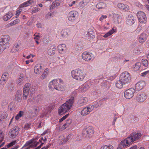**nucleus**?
<instances>
[{
	"label": "nucleus",
	"instance_id": "nucleus-1",
	"mask_svg": "<svg viewBox=\"0 0 149 149\" xmlns=\"http://www.w3.org/2000/svg\"><path fill=\"white\" fill-rule=\"evenodd\" d=\"M75 94V92L73 93L71 98L59 108L58 110L59 115H61L70 109L73 103Z\"/></svg>",
	"mask_w": 149,
	"mask_h": 149
},
{
	"label": "nucleus",
	"instance_id": "nucleus-55",
	"mask_svg": "<svg viewBox=\"0 0 149 149\" xmlns=\"http://www.w3.org/2000/svg\"><path fill=\"white\" fill-rule=\"evenodd\" d=\"M5 49H6V47H3L0 45V54L2 53Z\"/></svg>",
	"mask_w": 149,
	"mask_h": 149
},
{
	"label": "nucleus",
	"instance_id": "nucleus-43",
	"mask_svg": "<svg viewBox=\"0 0 149 149\" xmlns=\"http://www.w3.org/2000/svg\"><path fill=\"white\" fill-rule=\"evenodd\" d=\"M23 77L22 76H21L17 81V84L19 86L22 85L23 84Z\"/></svg>",
	"mask_w": 149,
	"mask_h": 149
},
{
	"label": "nucleus",
	"instance_id": "nucleus-2",
	"mask_svg": "<svg viewBox=\"0 0 149 149\" xmlns=\"http://www.w3.org/2000/svg\"><path fill=\"white\" fill-rule=\"evenodd\" d=\"M63 82V80L61 79H53L49 82V87L54 88L58 91H63L65 89L64 86L62 85Z\"/></svg>",
	"mask_w": 149,
	"mask_h": 149
},
{
	"label": "nucleus",
	"instance_id": "nucleus-5",
	"mask_svg": "<svg viewBox=\"0 0 149 149\" xmlns=\"http://www.w3.org/2000/svg\"><path fill=\"white\" fill-rule=\"evenodd\" d=\"M120 79L123 82V83L128 84L131 81V75L127 72H124L120 74Z\"/></svg>",
	"mask_w": 149,
	"mask_h": 149
},
{
	"label": "nucleus",
	"instance_id": "nucleus-16",
	"mask_svg": "<svg viewBox=\"0 0 149 149\" xmlns=\"http://www.w3.org/2000/svg\"><path fill=\"white\" fill-rule=\"evenodd\" d=\"M77 15V12L75 11H70L68 13V18L71 22H74L76 19Z\"/></svg>",
	"mask_w": 149,
	"mask_h": 149
},
{
	"label": "nucleus",
	"instance_id": "nucleus-53",
	"mask_svg": "<svg viewBox=\"0 0 149 149\" xmlns=\"http://www.w3.org/2000/svg\"><path fill=\"white\" fill-rule=\"evenodd\" d=\"M16 141H15L9 144L7 146L8 148H9L14 145L16 143Z\"/></svg>",
	"mask_w": 149,
	"mask_h": 149
},
{
	"label": "nucleus",
	"instance_id": "nucleus-59",
	"mask_svg": "<svg viewBox=\"0 0 149 149\" xmlns=\"http://www.w3.org/2000/svg\"><path fill=\"white\" fill-rule=\"evenodd\" d=\"M149 73V70L143 72H142L141 73V76L143 77H144Z\"/></svg>",
	"mask_w": 149,
	"mask_h": 149
},
{
	"label": "nucleus",
	"instance_id": "nucleus-10",
	"mask_svg": "<svg viewBox=\"0 0 149 149\" xmlns=\"http://www.w3.org/2000/svg\"><path fill=\"white\" fill-rule=\"evenodd\" d=\"M39 144L38 142L35 141L34 140L32 139L27 141L23 146V148L28 146L25 149H30L31 148L36 147Z\"/></svg>",
	"mask_w": 149,
	"mask_h": 149
},
{
	"label": "nucleus",
	"instance_id": "nucleus-7",
	"mask_svg": "<svg viewBox=\"0 0 149 149\" xmlns=\"http://www.w3.org/2000/svg\"><path fill=\"white\" fill-rule=\"evenodd\" d=\"M141 134L140 133L133 132L128 137V139L129 140H130L132 143L134 141L139 140L141 138Z\"/></svg>",
	"mask_w": 149,
	"mask_h": 149
},
{
	"label": "nucleus",
	"instance_id": "nucleus-31",
	"mask_svg": "<svg viewBox=\"0 0 149 149\" xmlns=\"http://www.w3.org/2000/svg\"><path fill=\"white\" fill-rule=\"evenodd\" d=\"M69 30L67 29H63L61 32V36L63 37H67L68 36Z\"/></svg>",
	"mask_w": 149,
	"mask_h": 149
},
{
	"label": "nucleus",
	"instance_id": "nucleus-39",
	"mask_svg": "<svg viewBox=\"0 0 149 149\" xmlns=\"http://www.w3.org/2000/svg\"><path fill=\"white\" fill-rule=\"evenodd\" d=\"M48 72V69H46L41 75L40 77L41 79H43L45 78L47 76Z\"/></svg>",
	"mask_w": 149,
	"mask_h": 149
},
{
	"label": "nucleus",
	"instance_id": "nucleus-23",
	"mask_svg": "<svg viewBox=\"0 0 149 149\" xmlns=\"http://www.w3.org/2000/svg\"><path fill=\"white\" fill-rule=\"evenodd\" d=\"M147 36L144 33H142L139 36L138 40L140 43H143L147 40Z\"/></svg>",
	"mask_w": 149,
	"mask_h": 149
},
{
	"label": "nucleus",
	"instance_id": "nucleus-58",
	"mask_svg": "<svg viewBox=\"0 0 149 149\" xmlns=\"http://www.w3.org/2000/svg\"><path fill=\"white\" fill-rule=\"evenodd\" d=\"M20 22V20L18 19H16L15 20L13 21L12 22L13 23V25H15L18 23H19Z\"/></svg>",
	"mask_w": 149,
	"mask_h": 149
},
{
	"label": "nucleus",
	"instance_id": "nucleus-62",
	"mask_svg": "<svg viewBox=\"0 0 149 149\" xmlns=\"http://www.w3.org/2000/svg\"><path fill=\"white\" fill-rule=\"evenodd\" d=\"M107 17L106 15H102L101 17L100 18V20L102 21L104 19H105L107 18Z\"/></svg>",
	"mask_w": 149,
	"mask_h": 149
},
{
	"label": "nucleus",
	"instance_id": "nucleus-51",
	"mask_svg": "<svg viewBox=\"0 0 149 149\" xmlns=\"http://www.w3.org/2000/svg\"><path fill=\"white\" fill-rule=\"evenodd\" d=\"M31 124L27 123L25 125L24 128L25 130H27L30 129L31 127Z\"/></svg>",
	"mask_w": 149,
	"mask_h": 149
},
{
	"label": "nucleus",
	"instance_id": "nucleus-27",
	"mask_svg": "<svg viewBox=\"0 0 149 149\" xmlns=\"http://www.w3.org/2000/svg\"><path fill=\"white\" fill-rule=\"evenodd\" d=\"M60 1L59 0H56L54 1L50 8V10H51L57 8L58 6H60Z\"/></svg>",
	"mask_w": 149,
	"mask_h": 149
},
{
	"label": "nucleus",
	"instance_id": "nucleus-41",
	"mask_svg": "<svg viewBox=\"0 0 149 149\" xmlns=\"http://www.w3.org/2000/svg\"><path fill=\"white\" fill-rule=\"evenodd\" d=\"M141 66V63H137L133 65L134 70L136 71L139 70Z\"/></svg>",
	"mask_w": 149,
	"mask_h": 149
},
{
	"label": "nucleus",
	"instance_id": "nucleus-20",
	"mask_svg": "<svg viewBox=\"0 0 149 149\" xmlns=\"http://www.w3.org/2000/svg\"><path fill=\"white\" fill-rule=\"evenodd\" d=\"M88 99L86 97H82L79 100L78 104L79 106H83L86 104L87 102Z\"/></svg>",
	"mask_w": 149,
	"mask_h": 149
},
{
	"label": "nucleus",
	"instance_id": "nucleus-36",
	"mask_svg": "<svg viewBox=\"0 0 149 149\" xmlns=\"http://www.w3.org/2000/svg\"><path fill=\"white\" fill-rule=\"evenodd\" d=\"M115 32V30L113 28L109 32L105 34L103 36V37L105 38H107L111 36Z\"/></svg>",
	"mask_w": 149,
	"mask_h": 149
},
{
	"label": "nucleus",
	"instance_id": "nucleus-44",
	"mask_svg": "<svg viewBox=\"0 0 149 149\" xmlns=\"http://www.w3.org/2000/svg\"><path fill=\"white\" fill-rule=\"evenodd\" d=\"M33 112L34 114L33 116H36L37 115L39 111V108L38 107H34L33 108Z\"/></svg>",
	"mask_w": 149,
	"mask_h": 149
},
{
	"label": "nucleus",
	"instance_id": "nucleus-56",
	"mask_svg": "<svg viewBox=\"0 0 149 149\" xmlns=\"http://www.w3.org/2000/svg\"><path fill=\"white\" fill-rule=\"evenodd\" d=\"M68 116V114L65 115V116H63L60 120L59 122L61 123Z\"/></svg>",
	"mask_w": 149,
	"mask_h": 149
},
{
	"label": "nucleus",
	"instance_id": "nucleus-13",
	"mask_svg": "<svg viewBox=\"0 0 149 149\" xmlns=\"http://www.w3.org/2000/svg\"><path fill=\"white\" fill-rule=\"evenodd\" d=\"M128 137L121 141L120 145L118 146L117 149L123 148L129 146L131 143L130 140L128 139Z\"/></svg>",
	"mask_w": 149,
	"mask_h": 149
},
{
	"label": "nucleus",
	"instance_id": "nucleus-35",
	"mask_svg": "<svg viewBox=\"0 0 149 149\" xmlns=\"http://www.w3.org/2000/svg\"><path fill=\"white\" fill-rule=\"evenodd\" d=\"M106 6V4L102 2L99 3L96 6V7L98 9L104 8Z\"/></svg>",
	"mask_w": 149,
	"mask_h": 149
},
{
	"label": "nucleus",
	"instance_id": "nucleus-45",
	"mask_svg": "<svg viewBox=\"0 0 149 149\" xmlns=\"http://www.w3.org/2000/svg\"><path fill=\"white\" fill-rule=\"evenodd\" d=\"M142 63L143 65L145 67H147L148 64V61L146 59H142Z\"/></svg>",
	"mask_w": 149,
	"mask_h": 149
},
{
	"label": "nucleus",
	"instance_id": "nucleus-4",
	"mask_svg": "<svg viewBox=\"0 0 149 149\" xmlns=\"http://www.w3.org/2000/svg\"><path fill=\"white\" fill-rule=\"evenodd\" d=\"M10 37L7 35L2 36L0 38V45L6 47V49L9 47L10 46V44L9 42Z\"/></svg>",
	"mask_w": 149,
	"mask_h": 149
},
{
	"label": "nucleus",
	"instance_id": "nucleus-9",
	"mask_svg": "<svg viewBox=\"0 0 149 149\" xmlns=\"http://www.w3.org/2000/svg\"><path fill=\"white\" fill-rule=\"evenodd\" d=\"M82 57L83 60L87 61L93 60L94 58L93 55L91 53L86 52L82 54Z\"/></svg>",
	"mask_w": 149,
	"mask_h": 149
},
{
	"label": "nucleus",
	"instance_id": "nucleus-30",
	"mask_svg": "<svg viewBox=\"0 0 149 149\" xmlns=\"http://www.w3.org/2000/svg\"><path fill=\"white\" fill-rule=\"evenodd\" d=\"M58 48L59 53H63L66 50L65 45V44L59 45L58 46Z\"/></svg>",
	"mask_w": 149,
	"mask_h": 149
},
{
	"label": "nucleus",
	"instance_id": "nucleus-15",
	"mask_svg": "<svg viewBox=\"0 0 149 149\" xmlns=\"http://www.w3.org/2000/svg\"><path fill=\"white\" fill-rule=\"evenodd\" d=\"M19 131L18 127H15L12 128L9 132V134L12 138H15L18 135Z\"/></svg>",
	"mask_w": 149,
	"mask_h": 149
},
{
	"label": "nucleus",
	"instance_id": "nucleus-50",
	"mask_svg": "<svg viewBox=\"0 0 149 149\" xmlns=\"http://www.w3.org/2000/svg\"><path fill=\"white\" fill-rule=\"evenodd\" d=\"M48 113V111L47 110V111L46 110H44L42 113L41 114V117L42 118H43L45 116H46L47 114Z\"/></svg>",
	"mask_w": 149,
	"mask_h": 149
},
{
	"label": "nucleus",
	"instance_id": "nucleus-11",
	"mask_svg": "<svg viewBox=\"0 0 149 149\" xmlns=\"http://www.w3.org/2000/svg\"><path fill=\"white\" fill-rule=\"evenodd\" d=\"M135 92V91L134 88H131L125 91L124 92V96L127 99H130L133 96Z\"/></svg>",
	"mask_w": 149,
	"mask_h": 149
},
{
	"label": "nucleus",
	"instance_id": "nucleus-18",
	"mask_svg": "<svg viewBox=\"0 0 149 149\" xmlns=\"http://www.w3.org/2000/svg\"><path fill=\"white\" fill-rule=\"evenodd\" d=\"M145 85V81H139L136 84V89L137 91L141 90L143 88Z\"/></svg>",
	"mask_w": 149,
	"mask_h": 149
},
{
	"label": "nucleus",
	"instance_id": "nucleus-40",
	"mask_svg": "<svg viewBox=\"0 0 149 149\" xmlns=\"http://www.w3.org/2000/svg\"><path fill=\"white\" fill-rule=\"evenodd\" d=\"M89 88L88 85L85 84L82 86L81 88V90L82 92H84L87 91Z\"/></svg>",
	"mask_w": 149,
	"mask_h": 149
},
{
	"label": "nucleus",
	"instance_id": "nucleus-34",
	"mask_svg": "<svg viewBox=\"0 0 149 149\" xmlns=\"http://www.w3.org/2000/svg\"><path fill=\"white\" fill-rule=\"evenodd\" d=\"M21 92L20 91H17L15 95V99L18 102H21L22 100Z\"/></svg>",
	"mask_w": 149,
	"mask_h": 149
},
{
	"label": "nucleus",
	"instance_id": "nucleus-25",
	"mask_svg": "<svg viewBox=\"0 0 149 149\" xmlns=\"http://www.w3.org/2000/svg\"><path fill=\"white\" fill-rule=\"evenodd\" d=\"M86 36L89 38H95V33L91 29H89L87 31Z\"/></svg>",
	"mask_w": 149,
	"mask_h": 149
},
{
	"label": "nucleus",
	"instance_id": "nucleus-33",
	"mask_svg": "<svg viewBox=\"0 0 149 149\" xmlns=\"http://www.w3.org/2000/svg\"><path fill=\"white\" fill-rule=\"evenodd\" d=\"M125 83H123V82L122 81L121 79H120L119 80H118L116 82V86L119 88H122L123 86V84H125Z\"/></svg>",
	"mask_w": 149,
	"mask_h": 149
},
{
	"label": "nucleus",
	"instance_id": "nucleus-14",
	"mask_svg": "<svg viewBox=\"0 0 149 149\" xmlns=\"http://www.w3.org/2000/svg\"><path fill=\"white\" fill-rule=\"evenodd\" d=\"M137 16L139 20L141 22L145 23L146 22V17L145 13L142 11L138 12Z\"/></svg>",
	"mask_w": 149,
	"mask_h": 149
},
{
	"label": "nucleus",
	"instance_id": "nucleus-48",
	"mask_svg": "<svg viewBox=\"0 0 149 149\" xmlns=\"http://www.w3.org/2000/svg\"><path fill=\"white\" fill-rule=\"evenodd\" d=\"M113 96L112 95H108V96H106L102 99L103 101H105L107 100H109L111 99H112L113 98Z\"/></svg>",
	"mask_w": 149,
	"mask_h": 149
},
{
	"label": "nucleus",
	"instance_id": "nucleus-22",
	"mask_svg": "<svg viewBox=\"0 0 149 149\" xmlns=\"http://www.w3.org/2000/svg\"><path fill=\"white\" fill-rule=\"evenodd\" d=\"M34 72L36 74H39L42 72V66L40 64L36 65L34 67Z\"/></svg>",
	"mask_w": 149,
	"mask_h": 149
},
{
	"label": "nucleus",
	"instance_id": "nucleus-12",
	"mask_svg": "<svg viewBox=\"0 0 149 149\" xmlns=\"http://www.w3.org/2000/svg\"><path fill=\"white\" fill-rule=\"evenodd\" d=\"M94 109L93 105H90L84 107L81 111V114L83 116H85L89 114Z\"/></svg>",
	"mask_w": 149,
	"mask_h": 149
},
{
	"label": "nucleus",
	"instance_id": "nucleus-3",
	"mask_svg": "<svg viewBox=\"0 0 149 149\" xmlns=\"http://www.w3.org/2000/svg\"><path fill=\"white\" fill-rule=\"evenodd\" d=\"M71 75L74 79L79 81H82L85 77V74L84 72L79 69L72 70Z\"/></svg>",
	"mask_w": 149,
	"mask_h": 149
},
{
	"label": "nucleus",
	"instance_id": "nucleus-63",
	"mask_svg": "<svg viewBox=\"0 0 149 149\" xmlns=\"http://www.w3.org/2000/svg\"><path fill=\"white\" fill-rule=\"evenodd\" d=\"M13 23L12 22L11 23H10L8 24H7L5 26V27L6 28H8L10 26H12L13 25Z\"/></svg>",
	"mask_w": 149,
	"mask_h": 149
},
{
	"label": "nucleus",
	"instance_id": "nucleus-17",
	"mask_svg": "<svg viewBox=\"0 0 149 149\" xmlns=\"http://www.w3.org/2000/svg\"><path fill=\"white\" fill-rule=\"evenodd\" d=\"M146 99V94L143 93L138 94L136 98L137 101L139 102H144Z\"/></svg>",
	"mask_w": 149,
	"mask_h": 149
},
{
	"label": "nucleus",
	"instance_id": "nucleus-29",
	"mask_svg": "<svg viewBox=\"0 0 149 149\" xmlns=\"http://www.w3.org/2000/svg\"><path fill=\"white\" fill-rule=\"evenodd\" d=\"M56 47L55 45H53L51 46L50 48L48 49L47 52L50 55H52L55 53Z\"/></svg>",
	"mask_w": 149,
	"mask_h": 149
},
{
	"label": "nucleus",
	"instance_id": "nucleus-8",
	"mask_svg": "<svg viewBox=\"0 0 149 149\" xmlns=\"http://www.w3.org/2000/svg\"><path fill=\"white\" fill-rule=\"evenodd\" d=\"M31 84L27 83L24 85L23 89V98L26 100L29 95V91L31 89Z\"/></svg>",
	"mask_w": 149,
	"mask_h": 149
},
{
	"label": "nucleus",
	"instance_id": "nucleus-64",
	"mask_svg": "<svg viewBox=\"0 0 149 149\" xmlns=\"http://www.w3.org/2000/svg\"><path fill=\"white\" fill-rule=\"evenodd\" d=\"M3 136L2 134V132L0 130V139H3Z\"/></svg>",
	"mask_w": 149,
	"mask_h": 149
},
{
	"label": "nucleus",
	"instance_id": "nucleus-28",
	"mask_svg": "<svg viewBox=\"0 0 149 149\" xmlns=\"http://www.w3.org/2000/svg\"><path fill=\"white\" fill-rule=\"evenodd\" d=\"M13 14L11 11H9L4 15L3 17V19L5 21L10 19L13 16Z\"/></svg>",
	"mask_w": 149,
	"mask_h": 149
},
{
	"label": "nucleus",
	"instance_id": "nucleus-24",
	"mask_svg": "<svg viewBox=\"0 0 149 149\" xmlns=\"http://www.w3.org/2000/svg\"><path fill=\"white\" fill-rule=\"evenodd\" d=\"M113 19L115 22L119 24L121 21V16L118 14L114 13L113 15Z\"/></svg>",
	"mask_w": 149,
	"mask_h": 149
},
{
	"label": "nucleus",
	"instance_id": "nucleus-54",
	"mask_svg": "<svg viewBox=\"0 0 149 149\" xmlns=\"http://www.w3.org/2000/svg\"><path fill=\"white\" fill-rule=\"evenodd\" d=\"M0 117L2 118V119L4 120V119H6L7 116L6 114V113H3L1 115Z\"/></svg>",
	"mask_w": 149,
	"mask_h": 149
},
{
	"label": "nucleus",
	"instance_id": "nucleus-60",
	"mask_svg": "<svg viewBox=\"0 0 149 149\" xmlns=\"http://www.w3.org/2000/svg\"><path fill=\"white\" fill-rule=\"evenodd\" d=\"M52 15V13H48L46 15V18L47 19H49Z\"/></svg>",
	"mask_w": 149,
	"mask_h": 149
},
{
	"label": "nucleus",
	"instance_id": "nucleus-47",
	"mask_svg": "<svg viewBox=\"0 0 149 149\" xmlns=\"http://www.w3.org/2000/svg\"><path fill=\"white\" fill-rule=\"evenodd\" d=\"M71 123V120H69L66 121V122L63 125V127L64 129L66 128L68 126H69L70 124Z\"/></svg>",
	"mask_w": 149,
	"mask_h": 149
},
{
	"label": "nucleus",
	"instance_id": "nucleus-32",
	"mask_svg": "<svg viewBox=\"0 0 149 149\" xmlns=\"http://www.w3.org/2000/svg\"><path fill=\"white\" fill-rule=\"evenodd\" d=\"M33 2V0H29L21 4L20 7L22 8L26 7L29 6Z\"/></svg>",
	"mask_w": 149,
	"mask_h": 149
},
{
	"label": "nucleus",
	"instance_id": "nucleus-37",
	"mask_svg": "<svg viewBox=\"0 0 149 149\" xmlns=\"http://www.w3.org/2000/svg\"><path fill=\"white\" fill-rule=\"evenodd\" d=\"M21 43H15L14 45L13 48L15 49V52H17L20 48Z\"/></svg>",
	"mask_w": 149,
	"mask_h": 149
},
{
	"label": "nucleus",
	"instance_id": "nucleus-21",
	"mask_svg": "<svg viewBox=\"0 0 149 149\" xmlns=\"http://www.w3.org/2000/svg\"><path fill=\"white\" fill-rule=\"evenodd\" d=\"M8 74L6 72H4L3 74L0 81L1 84L4 85L5 84L6 81L8 80Z\"/></svg>",
	"mask_w": 149,
	"mask_h": 149
},
{
	"label": "nucleus",
	"instance_id": "nucleus-42",
	"mask_svg": "<svg viewBox=\"0 0 149 149\" xmlns=\"http://www.w3.org/2000/svg\"><path fill=\"white\" fill-rule=\"evenodd\" d=\"M24 112L23 111H20L18 114L16 115V116L15 117V118L16 120H17L19 119L22 116H23L24 114Z\"/></svg>",
	"mask_w": 149,
	"mask_h": 149
},
{
	"label": "nucleus",
	"instance_id": "nucleus-6",
	"mask_svg": "<svg viewBox=\"0 0 149 149\" xmlns=\"http://www.w3.org/2000/svg\"><path fill=\"white\" fill-rule=\"evenodd\" d=\"M94 132L93 128L91 126H89L83 130L82 135L84 137L86 138L91 137Z\"/></svg>",
	"mask_w": 149,
	"mask_h": 149
},
{
	"label": "nucleus",
	"instance_id": "nucleus-57",
	"mask_svg": "<svg viewBox=\"0 0 149 149\" xmlns=\"http://www.w3.org/2000/svg\"><path fill=\"white\" fill-rule=\"evenodd\" d=\"M39 8L35 7L33 9L32 11V13H34L39 11Z\"/></svg>",
	"mask_w": 149,
	"mask_h": 149
},
{
	"label": "nucleus",
	"instance_id": "nucleus-19",
	"mask_svg": "<svg viewBox=\"0 0 149 149\" xmlns=\"http://www.w3.org/2000/svg\"><path fill=\"white\" fill-rule=\"evenodd\" d=\"M126 24L129 25H132L134 23V19L132 15H129L127 17Z\"/></svg>",
	"mask_w": 149,
	"mask_h": 149
},
{
	"label": "nucleus",
	"instance_id": "nucleus-38",
	"mask_svg": "<svg viewBox=\"0 0 149 149\" xmlns=\"http://www.w3.org/2000/svg\"><path fill=\"white\" fill-rule=\"evenodd\" d=\"M69 136H61V139L60 140V141L61 142L62 144H63L66 142L69 139Z\"/></svg>",
	"mask_w": 149,
	"mask_h": 149
},
{
	"label": "nucleus",
	"instance_id": "nucleus-49",
	"mask_svg": "<svg viewBox=\"0 0 149 149\" xmlns=\"http://www.w3.org/2000/svg\"><path fill=\"white\" fill-rule=\"evenodd\" d=\"M20 7V8H19V9L16 11V18H17V17L21 13V12L22 11V9H21Z\"/></svg>",
	"mask_w": 149,
	"mask_h": 149
},
{
	"label": "nucleus",
	"instance_id": "nucleus-61",
	"mask_svg": "<svg viewBox=\"0 0 149 149\" xmlns=\"http://www.w3.org/2000/svg\"><path fill=\"white\" fill-rule=\"evenodd\" d=\"M134 52L136 53H138L141 52L140 50L136 48L134 49Z\"/></svg>",
	"mask_w": 149,
	"mask_h": 149
},
{
	"label": "nucleus",
	"instance_id": "nucleus-52",
	"mask_svg": "<svg viewBox=\"0 0 149 149\" xmlns=\"http://www.w3.org/2000/svg\"><path fill=\"white\" fill-rule=\"evenodd\" d=\"M39 34V33H35L33 35L34 36H35L34 38V39L36 40H39L40 38V36L38 35Z\"/></svg>",
	"mask_w": 149,
	"mask_h": 149
},
{
	"label": "nucleus",
	"instance_id": "nucleus-26",
	"mask_svg": "<svg viewBox=\"0 0 149 149\" xmlns=\"http://www.w3.org/2000/svg\"><path fill=\"white\" fill-rule=\"evenodd\" d=\"M117 6L119 8L125 11H127L129 9V7L128 5L126 4H124L122 3H118L117 4Z\"/></svg>",
	"mask_w": 149,
	"mask_h": 149
},
{
	"label": "nucleus",
	"instance_id": "nucleus-46",
	"mask_svg": "<svg viewBox=\"0 0 149 149\" xmlns=\"http://www.w3.org/2000/svg\"><path fill=\"white\" fill-rule=\"evenodd\" d=\"M113 147L112 145H105L102 146L100 149H113Z\"/></svg>",
	"mask_w": 149,
	"mask_h": 149
}]
</instances>
